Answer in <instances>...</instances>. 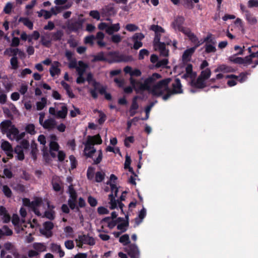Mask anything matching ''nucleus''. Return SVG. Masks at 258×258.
Here are the masks:
<instances>
[{
  "label": "nucleus",
  "mask_w": 258,
  "mask_h": 258,
  "mask_svg": "<svg viewBox=\"0 0 258 258\" xmlns=\"http://www.w3.org/2000/svg\"><path fill=\"white\" fill-rule=\"evenodd\" d=\"M105 173L103 171H98L95 174V181L100 182L103 180L105 177Z\"/></svg>",
  "instance_id": "nucleus-51"
},
{
  "label": "nucleus",
  "mask_w": 258,
  "mask_h": 258,
  "mask_svg": "<svg viewBox=\"0 0 258 258\" xmlns=\"http://www.w3.org/2000/svg\"><path fill=\"white\" fill-rule=\"evenodd\" d=\"M92 86L93 88L90 89L89 92L93 98L96 99L98 97V93H99L100 94H104L106 99L108 100L111 99V95L106 92V88L104 86L96 82H93Z\"/></svg>",
  "instance_id": "nucleus-7"
},
{
  "label": "nucleus",
  "mask_w": 258,
  "mask_h": 258,
  "mask_svg": "<svg viewBox=\"0 0 258 258\" xmlns=\"http://www.w3.org/2000/svg\"><path fill=\"white\" fill-rule=\"evenodd\" d=\"M144 37L145 35L143 33H136L131 38V39L134 42V49H138L143 46V43L141 41Z\"/></svg>",
  "instance_id": "nucleus-15"
},
{
  "label": "nucleus",
  "mask_w": 258,
  "mask_h": 258,
  "mask_svg": "<svg viewBox=\"0 0 258 258\" xmlns=\"http://www.w3.org/2000/svg\"><path fill=\"white\" fill-rule=\"evenodd\" d=\"M245 17L247 22L250 25H255L257 23V19L256 17L249 11H246Z\"/></svg>",
  "instance_id": "nucleus-37"
},
{
  "label": "nucleus",
  "mask_w": 258,
  "mask_h": 258,
  "mask_svg": "<svg viewBox=\"0 0 258 258\" xmlns=\"http://www.w3.org/2000/svg\"><path fill=\"white\" fill-rule=\"evenodd\" d=\"M60 83L64 89L66 90L67 94L69 97L71 98H74L75 95L73 93L70 85L63 81H61Z\"/></svg>",
  "instance_id": "nucleus-40"
},
{
  "label": "nucleus",
  "mask_w": 258,
  "mask_h": 258,
  "mask_svg": "<svg viewBox=\"0 0 258 258\" xmlns=\"http://www.w3.org/2000/svg\"><path fill=\"white\" fill-rule=\"evenodd\" d=\"M247 75H248L247 73H241L238 76L233 75H227L225 78L231 79V80L228 81L227 84L229 86L232 87L236 84L237 81L240 83H243L247 79Z\"/></svg>",
  "instance_id": "nucleus-10"
},
{
  "label": "nucleus",
  "mask_w": 258,
  "mask_h": 258,
  "mask_svg": "<svg viewBox=\"0 0 258 258\" xmlns=\"http://www.w3.org/2000/svg\"><path fill=\"white\" fill-rule=\"evenodd\" d=\"M46 99L44 97H42L41 100L37 102L36 103V109L37 110H42L46 105Z\"/></svg>",
  "instance_id": "nucleus-46"
},
{
  "label": "nucleus",
  "mask_w": 258,
  "mask_h": 258,
  "mask_svg": "<svg viewBox=\"0 0 258 258\" xmlns=\"http://www.w3.org/2000/svg\"><path fill=\"white\" fill-rule=\"evenodd\" d=\"M138 98V96H135L133 99L132 103L129 111L131 116H133L137 113L136 110L139 108V105L137 102Z\"/></svg>",
  "instance_id": "nucleus-33"
},
{
  "label": "nucleus",
  "mask_w": 258,
  "mask_h": 258,
  "mask_svg": "<svg viewBox=\"0 0 258 258\" xmlns=\"http://www.w3.org/2000/svg\"><path fill=\"white\" fill-rule=\"evenodd\" d=\"M88 66L82 61H79L78 62V67L76 68V70L78 74L84 75L85 72Z\"/></svg>",
  "instance_id": "nucleus-39"
},
{
  "label": "nucleus",
  "mask_w": 258,
  "mask_h": 258,
  "mask_svg": "<svg viewBox=\"0 0 258 258\" xmlns=\"http://www.w3.org/2000/svg\"><path fill=\"white\" fill-rule=\"evenodd\" d=\"M76 241L79 247H82L83 244L94 245L95 243V240L92 237L85 234L79 235Z\"/></svg>",
  "instance_id": "nucleus-12"
},
{
  "label": "nucleus",
  "mask_w": 258,
  "mask_h": 258,
  "mask_svg": "<svg viewBox=\"0 0 258 258\" xmlns=\"http://www.w3.org/2000/svg\"><path fill=\"white\" fill-rule=\"evenodd\" d=\"M150 29L155 33L153 42L154 46L156 50H158L160 54L163 56L168 55L169 51L166 49V45H170L171 41L167 35L165 30L157 25H152Z\"/></svg>",
  "instance_id": "nucleus-4"
},
{
  "label": "nucleus",
  "mask_w": 258,
  "mask_h": 258,
  "mask_svg": "<svg viewBox=\"0 0 258 258\" xmlns=\"http://www.w3.org/2000/svg\"><path fill=\"white\" fill-rule=\"evenodd\" d=\"M77 203V198H70L68 200V204L69 207L74 210L76 208Z\"/></svg>",
  "instance_id": "nucleus-55"
},
{
  "label": "nucleus",
  "mask_w": 258,
  "mask_h": 258,
  "mask_svg": "<svg viewBox=\"0 0 258 258\" xmlns=\"http://www.w3.org/2000/svg\"><path fill=\"white\" fill-rule=\"evenodd\" d=\"M49 113L57 118H64L68 113V108L66 104L63 103H55L54 107L49 109Z\"/></svg>",
  "instance_id": "nucleus-6"
},
{
  "label": "nucleus",
  "mask_w": 258,
  "mask_h": 258,
  "mask_svg": "<svg viewBox=\"0 0 258 258\" xmlns=\"http://www.w3.org/2000/svg\"><path fill=\"white\" fill-rule=\"evenodd\" d=\"M188 39L191 41L192 43L195 44V46L193 47H196V49L203 42H201L198 37L190 31V30L188 28L187 30H186L184 33Z\"/></svg>",
  "instance_id": "nucleus-20"
},
{
  "label": "nucleus",
  "mask_w": 258,
  "mask_h": 258,
  "mask_svg": "<svg viewBox=\"0 0 258 258\" xmlns=\"http://www.w3.org/2000/svg\"><path fill=\"white\" fill-rule=\"evenodd\" d=\"M4 194L7 198H11L12 196V191L11 188L7 185H3L1 187Z\"/></svg>",
  "instance_id": "nucleus-45"
},
{
  "label": "nucleus",
  "mask_w": 258,
  "mask_h": 258,
  "mask_svg": "<svg viewBox=\"0 0 258 258\" xmlns=\"http://www.w3.org/2000/svg\"><path fill=\"white\" fill-rule=\"evenodd\" d=\"M12 69L16 70L18 68V61L17 57H12L10 60Z\"/></svg>",
  "instance_id": "nucleus-57"
},
{
  "label": "nucleus",
  "mask_w": 258,
  "mask_h": 258,
  "mask_svg": "<svg viewBox=\"0 0 258 258\" xmlns=\"http://www.w3.org/2000/svg\"><path fill=\"white\" fill-rule=\"evenodd\" d=\"M146 215V210L145 208H143L139 212V218H140V220L138 219V218H137L136 219V222L137 225H139L140 223H141L142 222L143 219L145 217Z\"/></svg>",
  "instance_id": "nucleus-48"
},
{
  "label": "nucleus",
  "mask_w": 258,
  "mask_h": 258,
  "mask_svg": "<svg viewBox=\"0 0 258 258\" xmlns=\"http://www.w3.org/2000/svg\"><path fill=\"white\" fill-rule=\"evenodd\" d=\"M117 180L116 176L112 174L110 176V180L107 182V184H109L111 188V193H114L116 196L117 194L118 188L115 184V181Z\"/></svg>",
  "instance_id": "nucleus-26"
},
{
  "label": "nucleus",
  "mask_w": 258,
  "mask_h": 258,
  "mask_svg": "<svg viewBox=\"0 0 258 258\" xmlns=\"http://www.w3.org/2000/svg\"><path fill=\"white\" fill-rule=\"evenodd\" d=\"M196 49V47H190L184 51L182 56V60L184 63H187L190 60L191 56Z\"/></svg>",
  "instance_id": "nucleus-21"
},
{
  "label": "nucleus",
  "mask_w": 258,
  "mask_h": 258,
  "mask_svg": "<svg viewBox=\"0 0 258 258\" xmlns=\"http://www.w3.org/2000/svg\"><path fill=\"white\" fill-rule=\"evenodd\" d=\"M68 193L69 194L70 198H77V192L74 188L72 184L69 186Z\"/></svg>",
  "instance_id": "nucleus-58"
},
{
  "label": "nucleus",
  "mask_w": 258,
  "mask_h": 258,
  "mask_svg": "<svg viewBox=\"0 0 258 258\" xmlns=\"http://www.w3.org/2000/svg\"><path fill=\"white\" fill-rule=\"evenodd\" d=\"M28 89V86L27 84L23 83L21 84L19 91L22 95H24L27 92Z\"/></svg>",
  "instance_id": "nucleus-56"
},
{
  "label": "nucleus",
  "mask_w": 258,
  "mask_h": 258,
  "mask_svg": "<svg viewBox=\"0 0 258 258\" xmlns=\"http://www.w3.org/2000/svg\"><path fill=\"white\" fill-rule=\"evenodd\" d=\"M43 227L44 228V230L46 231L45 233H43L44 234H49L50 233L51 230L53 227V224L51 222H46L43 224Z\"/></svg>",
  "instance_id": "nucleus-47"
},
{
  "label": "nucleus",
  "mask_w": 258,
  "mask_h": 258,
  "mask_svg": "<svg viewBox=\"0 0 258 258\" xmlns=\"http://www.w3.org/2000/svg\"><path fill=\"white\" fill-rule=\"evenodd\" d=\"M54 3L56 6L51 8V12L55 16L63 10L69 9L73 5V3L69 0H54Z\"/></svg>",
  "instance_id": "nucleus-8"
},
{
  "label": "nucleus",
  "mask_w": 258,
  "mask_h": 258,
  "mask_svg": "<svg viewBox=\"0 0 258 258\" xmlns=\"http://www.w3.org/2000/svg\"><path fill=\"white\" fill-rule=\"evenodd\" d=\"M66 236L67 237H73L74 236V231L73 228L70 226H67L64 229Z\"/></svg>",
  "instance_id": "nucleus-53"
},
{
  "label": "nucleus",
  "mask_w": 258,
  "mask_h": 258,
  "mask_svg": "<svg viewBox=\"0 0 258 258\" xmlns=\"http://www.w3.org/2000/svg\"><path fill=\"white\" fill-rule=\"evenodd\" d=\"M119 242L123 245H127L130 243L129 235L127 234H124L120 237Z\"/></svg>",
  "instance_id": "nucleus-49"
},
{
  "label": "nucleus",
  "mask_w": 258,
  "mask_h": 258,
  "mask_svg": "<svg viewBox=\"0 0 258 258\" xmlns=\"http://www.w3.org/2000/svg\"><path fill=\"white\" fill-rule=\"evenodd\" d=\"M120 24L116 23L111 24L107 28L106 33L109 35H112L113 33L118 32L120 29Z\"/></svg>",
  "instance_id": "nucleus-36"
},
{
  "label": "nucleus",
  "mask_w": 258,
  "mask_h": 258,
  "mask_svg": "<svg viewBox=\"0 0 258 258\" xmlns=\"http://www.w3.org/2000/svg\"><path fill=\"white\" fill-rule=\"evenodd\" d=\"M19 131L15 127L14 125H13V127H12L10 130L7 134L8 137L12 140H16L17 136L18 135Z\"/></svg>",
  "instance_id": "nucleus-38"
},
{
  "label": "nucleus",
  "mask_w": 258,
  "mask_h": 258,
  "mask_svg": "<svg viewBox=\"0 0 258 258\" xmlns=\"http://www.w3.org/2000/svg\"><path fill=\"white\" fill-rule=\"evenodd\" d=\"M52 41L51 33L45 32L41 36V43L44 46L49 47Z\"/></svg>",
  "instance_id": "nucleus-23"
},
{
  "label": "nucleus",
  "mask_w": 258,
  "mask_h": 258,
  "mask_svg": "<svg viewBox=\"0 0 258 258\" xmlns=\"http://www.w3.org/2000/svg\"><path fill=\"white\" fill-rule=\"evenodd\" d=\"M0 217L4 223H9L11 220V217L6 208L3 206L0 207Z\"/></svg>",
  "instance_id": "nucleus-31"
},
{
  "label": "nucleus",
  "mask_w": 258,
  "mask_h": 258,
  "mask_svg": "<svg viewBox=\"0 0 258 258\" xmlns=\"http://www.w3.org/2000/svg\"><path fill=\"white\" fill-rule=\"evenodd\" d=\"M229 60L233 63L238 64H242L244 66H247L245 57L242 58L241 57H236V56H231L229 58Z\"/></svg>",
  "instance_id": "nucleus-34"
},
{
  "label": "nucleus",
  "mask_w": 258,
  "mask_h": 258,
  "mask_svg": "<svg viewBox=\"0 0 258 258\" xmlns=\"http://www.w3.org/2000/svg\"><path fill=\"white\" fill-rule=\"evenodd\" d=\"M128 226V222H124L118 224L117 225V228L118 230H120L121 232L122 233L126 231Z\"/></svg>",
  "instance_id": "nucleus-54"
},
{
  "label": "nucleus",
  "mask_w": 258,
  "mask_h": 258,
  "mask_svg": "<svg viewBox=\"0 0 258 258\" xmlns=\"http://www.w3.org/2000/svg\"><path fill=\"white\" fill-rule=\"evenodd\" d=\"M168 62V59L165 58H163L161 60H158V61H157V62L156 63V66L158 68H159V67L164 68L166 66Z\"/></svg>",
  "instance_id": "nucleus-61"
},
{
  "label": "nucleus",
  "mask_w": 258,
  "mask_h": 258,
  "mask_svg": "<svg viewBox=\"0 0 258 258\" xmlns=\"http://www.w3.org/2000/svg\"><path fill=\"white\" fill-rule=\"evenodd\" d=\"M184 22V17L178 16L175 18L171 24V26L175 31L181 32L184 34L185 31L188 29L183 26Z\"/></svg>",
  "instance_id": "nucleus-11"
},
{
  "label": "nucleus",
  "mask_w": 258,
  "mask_h": 258,
  "mask_svg": "<svg viewBox=\"0 0 258 258\" xmlns=\"http://www.w3.org/2000/svg\"><path fill=\"white\" fill-rule=\"evenodd\" d=\"M24 205L29 207L32 211L37 216H41L40 208L42 207V201L40 198H36L33 201L30 202L29 199L23 200Z\"/></svg>",
  "instance_id": "nucleus-9"
},
{
  "label": "nucleus",
  "mask_w": 258,
  "mask_h": 258,
  "mask_svg": "<svg viewBox=\"0 0 258 258\" xmlns=\"http://www.w3.org/2000/svg\"><path fill=\"white\" fill-rule=\"evenodd\" d=\"M18 51H19L18 48H9L6 50L5 53L13 57H17Z\"/></svg>",
  "instance_id": "nucleus-50"
},
{
  "label": "nucleus",
  "mask_w": 258,
  "mask_h": 258,
  "mask_svg": "<svg viewBox=\"0 0 258 258\" xmlns=\"http://www.w3.org/2000/svg\"><path fill=\"white\" fill-rule=\"evenodd\" d=\"M123 71L125 74H128L131 76L130 82L137 93H141L144 91H148L151 93V89L153 88L155 82L161 78V76L154 73L151 76L144 80L143 79L137 80L133 77H139L142 73L139 69L133 70L130 66L125 67Z\"/></svg>",
  "instance_id": "nucleus-1"
},
{
  "label": "nucleus",
  "mask_w": 258,
  "mask_h": 258,
  "mask_svg": "<svg viewBox=\"0 0 258 258\" xmlns=\"http://www.w3.org/2000/svg\"><path fill=\"white\" fill-rule=\"evenodd\" d=\"M116 197L117 195L115 196L114 193H111L109 195L108 198L110 200L109 204L110 205V209H114L118 206L121 212H123V207L124 205L118 200H115V198Z\"/></svg>",
  "instance_id": "nucleus-16"
},
{
  "label": "nucleus",
  "mask_w": 258,
  "mask_h": 258,
  "mask_svg": "<svg viewBox=\"0 0 258 258\" xmlns=\"http://www.w3.org/2000/svg\"><path fill=\"white\" fill-rule=\"evenodd\" d=\"M247 6L249 8H257L258 0H249L247 2Z\"/></svg>",
  "instance_id": "nucleus-64"
},
{
  "label": "nucleus",
  "mask_w": 258,
  "mask_h": 258,
  "mask_svg": "<svg viewBox=\"0 0 258 258\" xmlns=\"http://www.w3.org/2000/svg\"><path fill=\"white\" fill-rule=\"evenodd\" d=\"M60 66L58 61H54L50 68L49 72L52 77H54L56 75H58L60 74V70L59 68Z\"/></svg>",
  "instance_id": "nucleus-29"
},
{
  "label": "nucleus",
  "mask_w": 258,
  "mask_h": 258,
  "mask_svg": "<svg viewBox=\"0 0 258 258\" xmlns=\"http://www.w3.org/2000/svg\"><path fill=\"white\" fill-rule=\"evenodd\" d=\"M19 21L23 23L25 26H27L30 30H32L33 28V23L27 18L21 17Z\"/></svg>",
  "instance_id": "nucleus-44"
},
{
  "label": "nucleus",
  "mask_w": 258,
  "mask_h": 258,
  "mask_svg": "<svg viewBox=\"0 0 258 258\" xmlns=\"http://www.w3.org/2000/svg\"><path fill=\"white\" fill-rule=\"evenodd\" d=\"M89 15L93 18L99 20L100 18V13L96 10L91 11L89 13Z\"/></svg>",
  "instance_id": "nucleus-63"
},
{
  "label": "nucleus",
  "mask_w": 258,
  "mask_h": 258,
  "mask_svg": "<svg viewBox=\"0 0 258 258\" xmlns=\"http://www.w3.org/2000/svg\"><path fill=\"white\" fill-rule=\"evenodd\" d=\"M41 125L45 129L49 131L53 130L56 125V121L52 118H49L44 120Z\"/></svg>",
  "instance_id": "nucleus-22"
},
{
  "label": "nucleus",
  "mask_w": 258,
  "mask_h": 258,
  "mask_svg": "<svg viewBox=\"0 0 258 258\" xmlns=\"http://www.w3.org/2000/svg\"><path fill=\"white\" fill-rule=\"evenodd\" d=\"M13 125L11 121L5 120L0 123V129L3 133L7 134Z\"/></svg>",
  "instance_id": "nucleus-27"
},
{
  "label": "nucleus",
  "mask_w": 258,
  "mask_h": 258,
  "mask_svg": "<svg viewBox=\"0 0 258 258\" xmlns=\"http://www.w3.org/2000/svg\"><path fill=\"white\" fill-rule=\"evenodd\" d=\"M13 9V5L11 3L9 2L7 3L4 8V12L7 14H9L11 13L12 10Z\"/></svg>",
  "instance_id": "nucleus-62"
},
{
  "label": "nucleus",
  "mask_w": 258,
  "mask_h": 258,
  "mask_svg": "<svg viewBox=\"0 0 258 258\" xmlns=\"http://www.w3.org/2000/svg\"><path fill=\"white\" fill-rule=\"evenodd\" d=\"M229 69L224 65H222V66H220L218 67L215 70V72H220V73L216 75V79L219 80V79H221V78H222L223 77H225L226 76H224L223 75V73L227 72L229 71ZM212 81H214L215 80V79L213 78V79H212Z\"/></svg>",
  "instance_id": "nucleus-28"
},
{
  "label": "nucleus",
  "mask_w": 258,
  "mask_h": 258,
  "mask_svg": "<svg viewBox=\"0 0 258 258\" xmlns=\"http://www.w3.org/2000/svg\"><path fill=\"white\" fill-rule=\"evenodd\" d=\"M125 29L129 32H134L139 29L138 26L134 24H128L125 26Z\"/></svg>",
  "instance_id": "nucleus-60"
},
{
  "label": "nucleus",
  "mask_w": 258,
  "mask_h": 258,
  "mask_svg": "<svg viewBox=\"0 0 258 258\" xmlns=\"http://www.w3.org/2000/svg\"><path fill=\"white\" fill-rule=\"evenodd\" d=\"M125 250L131 258H139V250L136 244H131L128 245L125 247Z\"/></svg>",
  "instance_id": "nucleus-18"
},
{
  "label": "nucleus",
  "mask_w": 258,
  "mask_h": 258,
  "mask_svg": "<svg viewBox=\"0 0 258 258\" xmlns=\"http://www.w3.org/2000/svg\"><path fill=\"white\" fill-rule=\"evenodd\" d=\"M170 81V78L162 80L158 83L155 81L153 88L151 89V93L155 96L165 94L162 96L164 100H167L173 94L182 93V86L180 80L178 78L175 79L172 84V90L169 89L168 87Z\"/></svg>",
  "instance_id": "nucleus-2"
},
{
  "label": "nucleus",
  "mask_w": 258,
  "mask_h": 258,
  "mask_svg": "<svg viewBox=\"0 0 258 258\" xmlns=\"http://www.w3.org/2000/svg\"><path fill=\"white\" fill-rule=\"evenodd\" d=\"M248 52L250 54L248 56L245 57L246 61L248 65L250 64L252 62V59L254 57H258V54L253 52L252 48H248Z\"/></svg>",
  "instance_id": "nucleus-41"
},
{
  "label": "nucleus",
  "mask_w": 258,
  "mask_h": 258,
  "mask_svg": "<svg viewBox=\"0 0 258 258\" xmlns=\"http://www.w3.org/2000/svg\"><path fill=\"white\" fill-rule=\"evenodd\" d=\"M4 249L1 250V256L2 258L6 254L5 250L8 251L11 253L15 257H18L19 255V253L15 246L11 242H8L4 245Z\"/></svg>",
  "instance_id": "nucleus-13"
},
{
  "label": "nucleus",
  "mask_w": 258,
  "mask_h": 258,
  "mask_svg": "<svg viewBox=\"0 0 258 258\" xmlns=\"http://www.w3.org/2000/svg\"><path fill=\"white\" fill-rule=\"evenodd\" d=\"M32 247L39 254L46 250V246L43 243L35 242L33 244Z\"/></svg>",
  "instance_id": "nucleus-35"
},
{
  "label": "nucleus",
  "mask_w": 258,
  "mask_h": 258,
  "mask_svg": "<svg viewBox=\"0 0 258 258\" xmlns=\"http://www.w3.org/2000/svg\"><path fill=\"white\" fill-rule=\"evenodd\" d=\"M210 70L206 69L201 72V75L196 80L197 75L196 73L192 72V66L191 64H188L185 67V73L182 76V78L188 81L192 87L190 89V92L194 93L205 87V81L210 77Z\"/></svg>",
  "instance_id": "nucleus-3"
},
{
  "label": "nucleus",
  "mask_w": 258,
  "mask_h": 258,
  "mask_svg": "<svg viewBox=\"0 0 258 258\" xmlns=\"http://www.w3.org/2000/svg\"><path fill=\"white\" fill-rule=\"evenodd\" d=\"M68 193L69 194L70 198H77V192L74 188L72 184L69 186Z\"/></svg>",
  "instance_id": "nucleus-59"
},
{
  "label": "nucleus",
  "mask_w": 258,
  "mask_h": 258,
  "mask_svg": "<svg viewBox=\"0 0 258 258\" xmlns=\"http://www.w3.org/2000/svg\"><path fill=\"white\" fill-rule=\"evenodd\" d=\"M26 131L31 135H34L36 133L35 126L33 124H28L26 126Z\"/></svg>",
  "instance_id": "nucleus-52"
},
{
  "label": "nucleus",
  "mask_w": 258,
  "mask_h": 258,
  "mask_svg": "<svg viewBox=\"0 0 258 258\" xmlns=\"http://www.w3.org/2000/svg\"><path fill=\"white\" fill-rule=\"evenodd\" d=\"M121 218H118L117 219L115 220L109 217H106L101 221L100 224L102 225V228L107 227L110 229H112L117 225L118 222L121 221Z\"/></svg>",
  "instance_id": "nucleus-14"
},
{
  "label": "nucleus",
  "mask_w": 258,
  "mask_h": 258,
  "mask_svg": "<svg viewBox=\"0 0 258 258\" xmlns=\"http://www.w3.org/2000/svg\"><path fill=\"white\" fill-rule=\"evenodd\" d=\"M216 41L213 40H210L209 41L206 42L205 46V51L207 53H212L216 52Z\"/></svg>",
  "instance_id": "nucleus-30"
},
{
  "label": "nucleus",
  "mask_w": 258,
  "mask_h": 258,
  "mask_svg": "<svg viewBox=\"0 0 258 258\" xmlns=\"http://www.w3.org/2000/svg\"><path fill=\"white\" fill-rule=\"evenodd\" d=\"M15 152L17 154L16 158L19 160H22L24 158L23 149L20 146H17L15 149Z\"/></svg>",
  "instance_id": "nucleus-42"
},
{
  "label": "nucleus",
  "mask_w": 258,
  "mask_h": 258,
  "mask_svg": "<svg viewBox=\"0 0 258 258\" xmlns=\"http://www.w3.org/2000/svg\"><path fill=\"white\" fill-rule=\"evenodd\" d=\"M51 184L54 190L59 191L62 189V182L59 177L54 176L52 177Z\"/></svg>",
  "instance_id": "nucleus-25"
},
{
  "label": "nucleus",
  "mask_w": 258,
  "mask_h": 258,
  "mask_svg": "<svg viewBox=\"0 0 258 258\" xmlns=\"http://www.w3.org/2000/svg\"><path fill=\"white\" fill-rule=\"evenodd\" d=\"M1 148L7 156L11 158L13 157V149L11 144L8 141H3L1 144Z\"/></svg>",
  "instance_id": "nucleus-24"
},
{
  "label": "nucleus",
  "mask_w": 258,
  "mask_h": 258,
  "mask_svg": "<svg viewBox=\"0 0 258 258\" xmlns=\"http://www.w3.org/2000/svg\"><path fill=\"white\" fill-rule=\"evenodd\" d=\"M102 140L99 135L87 137L86 141L84 143L85 148L84 153L85 155L88 158H91L93 160L94 164H98L101 162L102 159L103 154L101 150L97 152L98 156L97 158H94V154L96 152V150L94 148L95 144H101Z\"/></svg>",
  "instance_id": "nucleus-5"
},
{
  "label": "nucleus",
  "mask_w": 258,
  "mask_h": 258,
  "mask_svg": "<svg viewBox=\"0 0 258 258\" xmlns=\"http://www.w3.org/2000/svg\"><path fill=\"white\" fill-rule=\"evenodd\" d=\"M63 33L62 30H57L55 32L51 33V38L52 41H59L61 39Z\"/></svg>",
  "instance_id": "nucleus-43"
},
{
  "label": "nucleus",
  "mask_w": 258,
  "mask_h": 258,
  "mask_svg": "<svg viewBox=\"0 0 258 258\" xmlns=\"http://www.w3.org/2000/svg\"><path fill=\"white\" fill-rule=\"evenodd\" d=\"M100 13L102 16H111L114 15L116 11L115 10L114 4H109L102 8Z\"/></svg>",
  "instance_id": "nucleus-17"
},
{
  "label": "nucleus",
  "mask_w": 258,
  "mask_h": 258,
  "mask_svg": "<svg viewBox=\"0 0 258 258\" xmlns=\"http://www.w3.org/2000/svg\"><path fill=\"white\" fill-rule=\"evenodd\" d=\"M56 137L55 136H52L51 137L49 147H50V153L51 155L54 157L56 155V152L58 151L59 145L56 142Z\"/></svg>",
  "instance_id": "nucleus-19"
},
{
  "label": "nucleus",
  "mask_w": 258,
  "mask_h": 258,
  "mask_svg": "<svg viewBox=\"0 0 258 258\" xmlns=\"http://www.w3.org/2000/svg\"><path fill=\"white\" fill-rule=\"evenodd\" d=\"M82 27V23L80 21L71 23L68 25V28L74 32L78 31Z\"/></svg>",
  "instance_id": "nucleus-32"
}]
</instances>
